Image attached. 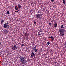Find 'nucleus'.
<instances>
[{
  "label": "nucleus",
  "mask_w": 66,
  "mask_h": 66,
  "mask_svg": "<svg viewBox=\"0 0 66 66\" xmlns=\"http://www.w3.org/2000/svg\"><path fill=\"white\" fill-rule=\"evenodd\" d=\"M61 28H60L59 29L60 34L61 36H64L65 34H64V32H65V29H63L64 27L63 25H62L61 26Z\"/></svg>",
  "instance_id": "obj_1"
},
{
  "label": "nucleus",
  "mask_w": 66,
  "mask_h": 66,
  "mask_svg": "<svg viewBox=\"0 0 66 66\" xmlns=\"http://www.w3.org/2000/svg\"><path fill=\"white\" fill-rule=\"evenodd\" d=\"M20 60L21 64H24L25 63V61L26 60V59L25 57H23L22 56H20Z\"/></svg>",
  "instance_id": "obj_2"
},
{
  "label": "nucleus",
  "mask_w": 66,
  "mask_h": 66,
  "mask_svg": "<svg viewBox=\"0 0 66 66\" xmlns=\"http://www.w3.org/2000/svg\"><path fill=\"white\" fill-rule=\"evenodd\" d=\"M42 14H37L36 15V18L37 19H39V18L40 19L42 18Z\"/></svg>",
  "instance_id": "obj_3"
},
{
  "label": "nucleus",
  "mask_w": 66,
  "mask_h": 66,
  "mask_svg": "<svg viewBox=\"0 0 66 66\" xmlns=\"http://www.w3.org/2000/svg\"><path fill=\"white\" fill-rule=\"evenodd\" d=\"M32 53H31V56L32 57H35V55H36L35 54H34V52H33V51H32Z\"/></svg>",
  "instance_id": "obj_4"
},
{
  "label": "nucleus",
  "mask_w": 66,
  "mask_h": 66,
  "mask_svg": "<svg viewBox=\"0 0 66 66\" xmlns=\"http://www.w3.org/2000/svg\"><path fill=\"white\" fill-rule=\"evenodd\" d=\"M24 36H25V38H26H26H27L28 36V34L27 33H25L24 34Z\"/></svg>",
  "instance_id": "obj_5"
},
{
  "label": "nucleus",
  "mask_w": 66,
  "mask_h": 66,
  "mask_svg": "<svg viewBox=\"0 0 66 66\" xmlns=\"http://www.w3.org/2000/svg\"><path fill=\"white\" fill-rule=\"evenodd\" d=\"M38 31H39V32H40L42 33H43V29H42V28H40V29H39Z\"/></svg>",
  "instance_id": "obj_6"
},
{
  "label": "nucleus",
  "mask_w": 66,
  "mask_h": 66,
  "mask_svg": "<svg viewBox=\"0 0 66 66\" xmlns=\"http://www.w3.org/2000/svg\"><path fill=\"white\" fill-rule=\"evenodd\" d=\"M34 50V51L35 52H37V49L36 48V46H35L34 47V49H33Z\"/></svg>",
  "instance_id": "obj_7"
},
{
  "label": "nucleus",
  "mask_w": 66,
  "mask_h": 66,
  "mask_svg": "<svg viewBox=\"0 0 66 66\" xmlns=\"http://www.w3.org/2000/svg\"><path fill=\"white\" fill-rule=\"evenodd\" d=\"M48 38H51V39H52V40H54V37H53V36H52L50 37H49Z\"/></svg>",
  "instance_id": "obj_8"
},
{
  "label": "nucleus",
  "mask_w": 66,
  "mask_h": 66,
  "mask_svg": "<svg viewBox=\"0 0 66 66\" xmlns=\"http://www.w3.org/2000/svg\"><path fill=\"white\" fill-rule=\"evenodd\" d=\"M4 34H7V30L6 29H5L4 31Z\"/></svg>",
  "instance_id": "obj_9"
},
{
  "label": "nucleus",
  "mask_w": 66,
  "mask_h": 66,
  "mask_svg": "<svg viewBox=\"0 0 66 66\" xmlns=\"http://www.w3.org/2000/svg\"><path fill=\"white\" fill-rule=\"evenodd\" d=\"M4 28H6L7 27V24H4Z\"/></svg>",
  "instance_id": "obj_10"
},
{
  "label": "nucleus",
  "mask_w": 66,
  "mask_h": 66,
  "mask_svg": "<svg viewBox=\"0 0 66 66\" xmlns=\"http://www.w3.org/2000/svg\"><path fill=\"white\" fill-rule=\"evenodd\" d=\"M50 43L49 42H47L46 43V45L47 46H48L49 45H50Z\"/></svg>",
  "instance_id": "obj_11"
},
{
  "label": "nucleus",
  "mask_w": 66,
  "mask_h": 66,
  "mask_svg": "<svg viewBox=\"0 0 66 66\" xmlns=\"http://www.w3.org/2000/svg\"><path fill=\"white\" fill-rule=\"evenodd\" d=\"M14 47H15V45H14V46H13L12 47V49L13 50H14V49H15Z\"/></svg>",
  "instance_id": "obj_12"
},
{
  "label": "nucleus",
  "mask_w": 66,
  "mask_h": 66,
  "mask_svg": "<svg viewBox=\"0 0 66 66\" xmlns=\"http://www.w3.org/2000/svg\"><path fill=\"white\" fill-rule=\"evenodd\" d=\"M41 32H39L38 33V35H42V33H40Z\"/></svg>",
  "instance_id": "obj_13"
},
{
  "label": "nucleus",
  "mask_w": 66,
  "mask_h": 66,
  "mask_svg": "<svg viewBox=\"0 0 66 66\" xmlns=\"http://www.w3.org/2000/svg\"><path fill=\"white\" fill-rule=\"evenodd\" d=\"M18 9H20L21 7V5H19L18 6Z\"/></svg>",
  "instance_id": "obj_14"
},
{
  "label": "nucleus",
  "mask_w": 66,
  "mask_h": 66,
  "mask_svg": "<svg viewBox=\"0 0 66 66\" xmlns=\"http://www.w3.org/2000/svg\"><path fill=\"white\" fill-rule=\"evenodd\" d=\"M2 20L1 21V24H3V22H4V21H3V19H2Z\"/></svg>",
  "instance_id": "obj_15"
},
{
  "label": "nucleus",
  "mask_w": 66,
  "mask_h": 66,
  "mask_svg": "<svg viewBox=\"0 0 66 66\" xmlns=\"http://www.w3.org/2000/svg\"><path fill=\"white\" fill-rule=\"evenodd\" d=\"M15 9L16 10H18V7H17V6H16L15 7Z\"/></svg>",
  "instance_id": "obj_16"
},
{
  "label": "nucleus",
  "mask_w": 66,
  "mask_h": 66,
  "mask_svg": "<svg viewBox=\"0 0 66 66\" xmlns=\"http://www.w3.org/2000/svg\"><path fill=\"white\" fill-rule=\"evenodd\" d=\"M15 47H14V50H15V49H17V47L16 46V45H14Z\"/></svg>",
  "instance_id": "obj_17"
},
{
  "label": "nucleus",
  "mask_w": 66,
  "mask_h": 66,
  "mask_svg": "<svg viewBox=\"0 0 66 66\" xmlns=\"http://www.w3.org/2000/svg\"><path fill=\"white\" fill-rule=\"evenodd\" d=\"M57 23H56V24H54V27H56L57 26Z\"/></svg>",
  "instance_id": "obj_18"
},
{
  "label": "nucleus",
  "mask_w": 66,
  "mask_h": 66,
  "mask_svg": "<svg viewBox=\"0 0 66 66\" xmlns=\"http://www.w3.org/2000/svg\"><path fill=\"white\" fill-rule=\"evenodd\" d=\"M63 2L64 4H65V0H63Z\"/></svg>",
  "instance_id": "obj_19"
},
{
  "label": "nucleus",
  "mask_w": 66,
  "mask_h": 66,
  "mask_svg": "<svg viewBox=\"0 0 66 66\" xmlns=\"http://www.w3.org/2000/svg\"><path fill=\"white\" fill-rule=\"evenodd\" d=\"M7 13L8 14H10V12L8 11H7Z\"/></svg>",
  "instance_id": "obj_20"
},
{
  "label": "nucleus",
  "mask_w": 66,
  "mask_h": 66,
  "mask_svg": "<svg viewBox=\"0 0 66 66\" xmlns=\"http://www.w3.org/2000/svg\"><path fill=\"white\" fill-rule=\"evenodd\" d=\"M36 22L34 21V24H36Z\"/></svg>",
  "instance_id": "obj_21"
},
{
  "label": "nucleus",
  "mask_w": 66,
  "mask_h": 66,
  "mask_svg": "<svg viewBox=\"0 0 66 66\" xmlns=\"http://www.w3.org/2000/svg\"><path fill=\"white\" fill-rule=\"evenodd\" d=\"M49 24L50 26H51V24L50 23H49Z\"/></svg>",
  "instance_id": "obj_22"
},
{
  "label": "nucleus",
  "mask_w": 66,
  "mask_h": 66,
  "mask_svg": "<svg viewBox=\"0 0 66 66\" xmlns=\"http://www.w3.org/2000/svg\"><path fill=\"white\" fill-rule=\"evenodd\" d=\"M22 46H23H23H24V44H22Z\"/></svg>",
  "instance_id": "obj_23"
},
{
  "label": "nucleus",
  "mask_w": 66,
  "mask_h": 66,
  "mask_svg": "<svg viewBox=\"0 0 66 66\" xmlns=\"http://www.w3.org/2000/svg\"><path fill=\"white\" fill-rule=\"evenodd\" d=\"M19 12V10L15 11V12Z\"/></svg>",
  "instance_id": "obj_24"
},
{
  "label": "nucleus",
  "mask_w": 66,
  "mask_h": 66,
  "mask_svg": "<svg viewBox=\"0 0 66 66\" xmlns=\"http://www.w3.org/2000/svg\"><path fill=\"white\" fill-rule=\"evenodd\" d=\"M40 13V12H39V11H38V12H37V14H39Z\"/></svg>",
  "instance_id": "obj_25"
},
{
  "label": "nucleus",
  "mask_w": 66,
  "mask_h": 66,
  "mask_svg": "<svg viewBox=\"0 0 66 66\" xmlns=\"http://www.w3.org/2000/svg\"><path fill=\"white\" fill-rule=\"evenodd\" d=\"M52 2H53V1H54V0H51Z\"/></svg>",
  "instance_id": "obj_26"
},
{
  "label": "nucleus",
  "mask_w": 66,
  "mask_h": 66,
  "mask_svg": "<svg viewBox=\"0 0 66 66\" xmlns=\"http://www.w3.org/2000/svg\"><path fill=\"white\" fill-rule=\"evenodd\" d=\"M56 63H57V62H55V64H56Z\"/></svg>",
  "instance_id": "obj_27"
},
{
  "label": "nucleus",
  "mask_w": 66,
  "mask_h": 66,
  "mask_svg": "<svg viewBox=\"0 0 66 66\" xmlns=\"http://www.w3.org/2000/svg\"><path fill=\"white\" fill-rule=\"evenodd\" d=\"M8 26H9V25H7Z\"/></svg>",
  "instance_id": "obj_28"
}]
</instances>
